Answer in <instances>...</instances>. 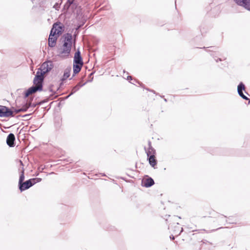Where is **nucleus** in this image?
Listing matches in <instances>:
<instances>
[{
	"mask_svg": "<svg viewBox=\"0 0 250 250\" xmlns=\"http://www.w3.org/2000/svg\"><path fill=\"white\" fill-rule=\"evenodd\" d=\"M28 107L29 106L26 105L25 106L22 107V108L18 109H15L14 111H12L9 108L6 106H0V117H13L14 116L13 115L14 112H15L16 113H18L20 112L26 111L27 109L28 108Z\"/></svg>",
	"mask_w": 250,
	"mask_h": 250,
	"instance_id": "obj_1",
	"label": "nucleus"
},
{
	"mask_svg": "<svg viewBox=\"0 0 250 250\" xmlns=\"http://www.w3.org/2000/svg\"><path fill=\"white\" fill-rule=\"evenodd\" d=\"M71 47L72 35L70 34H67L64 37V42L61 53L65 56H68L71 50Z\"/></svg>",
	"mask_w": 250,
	"mask_h": 250,
	"instance_id": "obj_2",
	"label": "nucleus"
},
{
	"mask_svg": "<svg viewBox=\"0 0 250 250\" xmlns=\"http://www.w3.org/2000/svg\"><path fill=\"white\" fill-rule=\"evenodd\" d=\"M52 67L53 65L51 62H44L37 72H39V75L41 76H44V74L52 69Z\"/></svg>",
	"mask_w": 250,
	"mask_h": 250,
	"instance_id": "obj_3",
	"label": "nucleus"
},
{
	"mask_svg": "<svg viewBox=\"0 0 250 250\" xmlns=\"http://www.w3.org/2000/svg\"><path fill=\"white\" fill-rule=\"evenodd\" d=\"M43 80L44 76H41L39 75V72H37L33 80V86H35L36 87H41V89L42 90Z\"/></svg>",
	"mask_w": 250,
	"mask_h": 250,
	"instance_id": "obj_4",
	"label": "nucleus"
},
{
	"mask_svg": "<svg viewBox=\"0 0 250 250\" xmlns=\"http://www.w3.org/2000/svg\"><path fill=\"white\" fill-rule=\"evenodd\" d=\"M34 185L31 179L26 181L24 182H22L21 184L19 186V188L21 191L28 189L29 188Z\"/></svg>",
	"mask_w": 250,
	"mask_h": 250,
	"instance_id": "obj_5",
	"label": "nucleus"
},
{
	"mask_svg": "<svg viewBox=\"0 0 250 250\" xmlns=\"http://www.w3.org/2000/svg\"><path fill=\"white\" fill-rule=\"evenodd\" d=\"M238 5L250 11V0H233Z\"/></svg>",
	"mask_w": 250,
	"mask_h": 250,
	"instance_id": "obj_6",
	"label": "nucleus"
},
{
	"mask_svg": "<svg viewBox=\"0 0 250 250\" xmlns=\"http://www.w3.org/2000/svg\"><path fill=\"white\" fill-rule=\"evenodd\" d=\"M245 90V86L244 83L241 82L237 87V91L239 95L242 97L243 99L246 100H249V103H250V99L246 96L243 93V91Z\"/></svg>",
	"mask_w": 250,
	"mask_h": 250,
	"instance_id": "obj_7",
	"label": "nucleus"
},
{
	"mask_svg": "<svg viewBox=\"0 0 250 250\" xmlns=\"http://www.w3.org/2000/svg\"><path fill=\"white\" fill-rule=\"evenodd\" d=\"M42 90L41 89V87H36L35 86H32L29 88L25 93V97H28L30 95L36 93L37 91H40Z\"/></svg>",
	"mask_w": 250,
	"mask_h": 250,
	"instance_id": "obj_8",
	"label": "nucleus"
},
{
	"mask_svg": "<svg viewBox=\"0 0 250 250\" xmlns=\"http://www.w3.org/2000/svg\"><path fill=\"white\" fill-rule=\"evenodd\" d=\"M73 63L77 64H83L82 58L81 55V52L78 50L74 55Z\"/></svg>",
	"mask_w": 250,
	"mask_h": 250,
	"instance_id": "obj_9",
	"label": "nucleus"
},
{
	"mask_svg": "<svg viewBox=\"0 0 250 250\" xmlns=\"http://www.w3.org/2000/svg\"><path fill=\"white\" fill-rule=\"evenodd\" d=\"M15 135L13 133H10L7 137L6 143L10 147H13L15 146Z\"/></svg>",
	"mask_w": 250,
	"mask_h": 250,
	"instance_id": "obj_10",
	"label": "nucleus"
},
{
	"mask_svg": "<svg viewBox=\"0 0 250 250\" xmlns=\"http://www.w3.org/2000/svg\"><path fill=\"white\" fill-rule=\"evenodd\" d=\"M62 27L57 23H54L50 33L57 36L62 32Z\"/></svg>",
	"mask_w": 250,
	"mask_h": 250,
	"instance_id": "obj_11",
	"label": "nucleus"
},
{
	"mask_svg": "<svg viewBox=\"0 0 250 250\" xmlns=\"http://www.w3.org/2000/svg\"><path fill=\"white\" fill-rule=\"evenodd\" d=\"M57 39V36H55L53 34L50 33L48 38V45L51 47H54L56 44Z\"/></svg>",
	"mask_w": 250,
	"mask_h": 250,
	"instance_id": "obj_12",
	"label": "nucleus"
},
{
	"mask_svg": "<svg viewBox=\"0 0 250 250\" xmlns=\"http://www.w3.org/2000/svg\"><path fill=\"white\" fill-rule=\"evenodd\" d=\"M144 186L146 188L150 187L154 184V181L151 178H148L143 181Z\"/></svg>",
	"mask_w": 250,
	"mask_h": 250,
	"instance_id": "obj_13",
	"label": "nucleus"
},
{
	"mask_svg": "<svg viewBox=\"0 0 250 250\" xmlns=\"http://www.w3.org/2000/svg\"><path fill=\"white\" fill-rule=\"evenodd\" d=\"M83 64H77L73 63V76L78 73L81 70Z\"/></svg>",
	"mask_w": 250,
	"mask_h": 250,
	"instance_id": "obj_14",
	"label": "nucleus"
},
{
	"mask_svg": "<svg viewBox=\"0 0 250 250\" xmlns=\"http://www.w3.org/2000/svg\"><path fill=\"white\" fill-rule=\"evenodd\" d=\"M148 146H149L147 150L145 148L146 152V153L147 157H149L150 156L154 155L155 150L151 146L150 142H148Z\"/></svg>",
	"mask_w": 250,
	"mask_h": 250,
	"instance_id": "obj_15",
	"label": "nucleus"
},
{
	"mask_svg": "<svg viewBox=\"0 0 250 250\" xmlns=\"http://www.w3.org/2000/svg\"><path fill=\"white\" fill-rule=\"evenodd\" d=\"M71 70V67H68L65 69L63 77L61 79L62 81H64L69 77Z\"/></svg>",
	"mask_w": 250,
	"mask_h": 250,
	"instance_id": "obj_16",
	"label": "nucleus"
},
{
	"mask_svg": "<svg viewBox=\"0 0 250 250\" xmlns=\"http://www.w3.org/2000/svg\"><path fill=\"white\" fill-rule=\"evenodd\" d=\"M85 84V83H84L83 84H81L80 83H79L78 84H77L76 86H75L72 88L71 93L67 97L68 98L69 96H70L71 95H72V94H73L74 93H75L76 92H77L78 90H79V89H80V87L84 85Z\"/></svg>",
	"mask_w": 250,
	"mask_h": 250,
	"instance_id": "obj_17",
	"label": "nucleus"
},
{
	"mask_svg": "<svg viewBox=\"0 0 250 250\" xmlns=\"http://www.w3.org/2000/svg\"><path fill=\"white\" fill-rule=\"evenodd\" d=\"M148 157V161L149 164L152 167H154L156 165V161L155 159V156H150Z\"/></svg>",
	"mask_w": 250,
	"mask_h": 250,
	"instance_id": "obj_18",
	"label": "nucleus"
},
{
	"mask_svg": "<svg viewBox=\"0 0 250 250\" xmlns=\"http://www.w3.org/2000/svg\"><path fill=\"white\" fill-rule=\"evenodd\" d=\"M24 169L23 167H22V169L21 171V175H20V178H19V186H20L21 184V183L23 182V181L24 179Z\"/></svg>",
	"mask_w": 250,
	"mask_h": 250,
	"instance_id": "obj_19",
	"label": "nucleus"
},
{
	"mask_svg": "<svg viewBox=\"0 0 250 250\" xmlns=\"http://www.w3.org/2000/svg\"><path fill=\"white\" fill-rule=\"evenodd\" d=\"M31 180H32L33 183H34V185L36 183H38V182H41V180H42V179L41 178H36L31 179Z\"/></svg>",
	"mask_w": 250,
	"mask_h": 250,
	"instance_id": "obj_20",
	"label": "nucleus"
},
{
	"mask_svg": "<svg viewBox=\"0 0 250 250\" xmlns=\"http://www.w3.org/2000/svg\"><path fill=\"white\" fill-rule=\"evenodd\" d=\"M71 5V4L68 3V2L66 1L64 5V9L65 10H68Z\"/></svg>",
	"mask_w": 250,
	"mask_h": 250,
	"instance_id": "obj_21",
	"label": "nucleus"
},
{
	"mask_svg": "<svg viewBox=\"0 0 250 250\" xmlns=\"http://www.w3.org/2000/svg\"><path fill=\"white\" fill-rule=\"evenodd\" d=\"M220 218L222 220L224 221L225 222H227L228 220L227 219V217L226 216H224L223 215H220Z\"/></svg>",
	"mask_w": 250,
	"mask_h": 250,
	"instance_id": "obj_22",
	"label": "nucleus"
},
{
	"mask_svg": "<svg viewBox=\"0 0 250 250\" xmlns=\"http://www.w3.org/2000/svg\"><path fill=\"white\" fill-rule=\"evenodd\" d=\"M221 228H218L217 229H212V230H206L205 229H204V230L206 231L207 233H210V232H213L214 231H215V230H217L218 229H221Z\"/></svg>",
	"mask_w": 250,
	"mask_h": 250,
	"instance_id": "obj_23",
	"label": "nucleus"
},
{
	"mask_svg": "<svg viewBox=\"0 0 250 250\" xmlns=\"http://www.w3.org/2000/svg\"><path fill=\"white\" fill-rule=\"evenodd\" d=\"M74 1V0H67V2H68V3H70L71 4H73V2Z\"/></svg>",
	"mask_w": 250,
	"mask_h": 250,
	"instance_id": "obj_24",
	"label": "nucleus"
},
{
	"mask_svg": "<svg viewBox=\"0 0 250 250\" xmlns=\"http://www.w3.org/2000/svg\"><path fill=\"white\" fill-rule=\"evenodd\" d=\"M59 7V5L57 3H56L54 5V8H55L56 9H57Z\"/></svg>",
	"mask_w": 250,
	"mask_h": 250,
	"instance_id": "obj_25",
	"label": "nucleus"
},
{
	"mask_svg": "<svg viewBox=\"0 0 250 250\" xmlns=\"http://www.w3.org/2000/svg\"><path fill=\"white\" fill-rule=\"evenodd\" d=\"M126 79L128 80H132V77L130 76H127V78Z\"/></svg>",
	"mask_w": 250,
	"mask_h": 250,
	"instance_id": "obj_26",
	"label": "nucleus"
},
{
	"mask_svg": "<svg viewBox=\"0 0 250 250\" xmlns=\"http://www.w3.org/2000/svg\"><path fill=\"white\" fill-rule=\"evenodd\" d=\"M170 239H171L172 240H174V237L173 236H170Z\"/></svg>",
	"mask_w": 250,
	"mask_h": 250,
	"instance_id": "obj_27",
	"label": "nucleus"
},
{
	"mask_svg": "<svg viewBox=\"0 0 250 250\" xmlns=\"http://www.w3.org/2000/svg\"><path fill=\"white\" fill-rule=\"evenodd\" d=\"M20 162H21V164L22 165H23L22 162L21 161H20Z\"/></svg>",
	"mask_w": 250,
	"mask_h": 250,
	"instance_id": "obj_28",
	"label": "nucleus"
},
{
	"mask_svg": "<svg viewBox=\"0 0 250 250\" xmlns=\"http://www.w3.org/2000/svg\"><path fill=\"white\" fill-rule=\"evenodd\" d=\"M182 230H183V229L182 228V229L181 230L180 233L182 231Z\"/></svg>",
	"mask_w": 250,
	"mask_h": 250,
	"instance_id": "obj_29",
	"label": "nucleus"
}]
</instances>
